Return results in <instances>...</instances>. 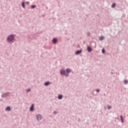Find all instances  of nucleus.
Returning a JSON list of instances; mask_svg holds the SVG:
<instances>
[{
  "instance_id": "obj_15",
  "label": "nucleus",
  "mask_w": 128,
  "mask_h": 128,
  "mask_svg": "<svg viewBox=\"0 0 128 128\" xmlns=\"http://www.w3.org/2000/svg\"><path fill=\"white\" fill-rule=\"evenodd\" d=\"M50 84V82H45V84H44L46 85V86H48V85Z\"/></svg>"
},
{
  "instance_id": "obj_3",
  "label": "nucleus",
  "mask_w": 128,
  "mask_h": 128,
  "mask_svg": "<svg viewBox=\"0 0 128 128\" xmlns=\"http://www.w3.org/2000/svg\"><path fill=\"white\" fill-rule=\"evenodd\" d=\"M42 116L40 114L36 116V118L38 120H40L42 119Z\"/></svg>"
},
{
  "instance_id": "obj_1",
  "label": "nucleus",
  "mask_w": 128,
  "mask_h": 128,
  "mask_svg": "<svg viewBox=\"0 0 128 128\" xmlns=\"http://www.w3.org/2000/svg\"><path fill=\"white\" fill-rule=\"evenodd\" d=\"M14 36L13 35H11L9 36V37L8 38V42H11L14 40Z\"/></svg>"
},
{
  "instance_id": "obj_10",
  "label": "nucleus",
  "mask_w": 128,
  "mask_h": 128,
  "mask_svg": "<svg viewBox=\"0 0 128 128\" xmlns=\"http://www.w3.org/2000/svg\"><path fill=\"white\" fill-rule=\"evenodd\" d=\"M57 40L56 38L53 39V43L55 44Z\"/></svg>"
},
{
  "instance_id": "obj_17",
  "label": "nucleus",
  "mask_w": 128,
  "mask_h": 128,
  "mask_svg": "<svg viewBox=\"0 0 128 128\" xmlns=\"http://www.w3.org/2000/svg\"><path fill=\"white\" fill-rule=\"evenodd\" d=\"M36 8V6H31V8Z\"/></svg>"
},
{
  "instance_id": "obj_2",
  "label": "nucleus",
  "mask_w": 128,
  "mask_h": 128,
  "mask_svg": "<svg viewBox=\"0 0 128 128\" xmlns=\"http://www.w3.org/2000/svg\"><path fill=\"white\" fill-rule=\"evenodd\" d=\"M60 73L61 74V75L68 76V74L64 70H61V72H60Z\"/></svg>"
},
{
  "instance_id": "obj_18",
  "label": "nucleus",
  "mask_w": 128,
  "mask_h": 128,
  "mask_svg": "<svg viewBox=\"0 0 128 128\" xmlns=\"http://www.w3.org/2000/svg\"><path fill=\"white\" fill-rule=\"evenodd\" d=\"M104 52H105L104 50V49H102V54H104Z\"/></svg>"
},
{
  "instance_id": "obj_8",
  "label": "nucleus",
  "mask_w": 128,
  "mask_h": 128,
  "mask_svg": "<svg viewBox=\"0 0 128 128\" xmlns=\"http://www.w3.org/2000/svg\"><path fill=\"white\" fill-rule=\"evenodd\" d=\"M66 72H68V73H70V72L71 70L70 69H67L66 70Z\"/></svg>"
},
{
  "instance_id": "obj_4",
  "label": "nucleus",
  "mask_w": 128,
  "mask_h": 128,
  "mask_svg": "<svg viewBox=\"0 0 128 128\" xmlns=\"http://www.w3.org/2000/svg\"><path fill=\"white\" fill-rule=\"evenodd\" d=\"M34 108V105L32 104V105H31V107L30 108V111L31 112L33 111Z\"/></svg>"
},
{
  "instance_id": "obj_19",
  "label": "nucleus",
  "mask_w": 128,
  "mask_h": 128,
  "mask_svg": "<svg viewBox=\"0 0 128 128\" xmlns=\"http://www.w3.org/2000/svg\"><path fill=\"white\" fill-rule=\"evenodd\" d=\"M108 109H110L111 108V106H108Z\"/></svg>"
},
{
  "instance_id": "obj_21",
  "label": "nucleus",
  "mask_w": 128,
  "mask_h": 128,
  "mask_svg": "<svg viewBox=\"0 0 128 128\" xmlns=\"http://www.w3.org/2000/svg\"><path fill=\"white\" fill-rule=\"evenodd\" d=\"M30 90L29 89V90H27V92H30Z\"/></svg>"
},
{
  "instance_id": "obj_11",
  "label": "nucleus",
  "mask_w": 128,
  "mask_h": 128,
  "mask_svg": "<svg viewBox=\"0 0 128 128\" xmlns=\"http://www.w3.org/2000/svg\"><path fill=\"white\" fill-rule=\"evenodd\" d=\"M6 110H8V111L10 110V108L8 107V108H6Z\"/></svg>"
},
{
  "instance_id": "obj_6",
  "label": "nucleus",
  "mask_w": 128,
  "mask_h": 128,
  "mask_svg": "<svg viewBox=\"0 0 128 128\" xmlns=\"http://www.w3.org/2000/svg\"><path fill=\"white\" fill-rule=\"evenodd\" d=\"M87 50L88 52H90L92 51V48L88 46L87 48Z\"/></svg>"
},
{
  "instance_id": "obj_7",
  "label": "nucleus",
  "mask_w": 128,
  "mask_h": 128,
  "mask_svg": "<svg viewBox=\"0 0 128 128\" xmlns=\"http://www.w3.org/2000/svg\"><path fill=\"white\" fill-rule=\"evenodd\" d=\"M62 98V95H59V96H58V98H59V100H60Z\"/></svg>"
},
{
  "instance_id": "obj_12",
  "label": "nucleus",
  "mask_w": 128,
  "mask_h": 128,
  "mask_svg": "<svg viewBox=\"0 0 128 128\" xmlns=\"http://www.w3.org/2000/svg\"><path fill=\"white\" fill-rule=\"evenodd\" d=\"M104 38L102 37V36H100V40H104Z\"/></svg>"
},
{
  "instance_id": "obj_22",
  "label": "nucleus",
  "mask_w": 128,
  "mask_h": 128,
  "mask_svg": "<svg viewBox=\"0 0 128 128\" xmlns=\"http://www.w3.org/2000/svg\"><path fill=\"white\" fill-rule=\"evenodd\" d=\"M27 4H29V2H27Z\"/></svg>"
},
{
  "instance_id": "obj_16",
  "label": "nucleus",
  "mask_w": 128,
  "mask_h": 128,
  "mask_svg": "<svg viewBox=\"0 0 128 128\" xmlns=\"http://www.w3.org/2000/svg\"><path fill=\"white\" fill-rule=\"evenodd\" d=\"M22 7H23V8H24V2H22Z\"/></svg>"
},
{
  "instance_id": "obj_5",
  "label": "nucleus",
  "mask_w": 128,
  "mask_h": 128,
  "mask_svg": "<svg viewBox=\"0 0 128 128\" xmlns=\"http://www.w3.org/2000/svg\"><path fill=\"white\" fill-rule=\"evenodd\" d=\"M82 52V50H78V51H76L75 54H80Z\"/></svg>"
},
{
  "instance_id": "obj_20",
  "label": "nucleus",
  "mask_w": 128,
  "mask_h": 128,
  "mask_svg": "<svg viewBox=\"0 0 128 128\" xmlns=\"http://www.w3.org/2000/svg\"><path fill=\"white\" fill-rule=\"evenodd\" d=\"M100 92V90H96V92Z\"/></svg>"
},
{
  "instance_id": "obj_14",
  "label": "nucleus",
  "mask_w": 128,
  "mask_h": 128,
  "mask_svg": "<svg viewBox=\"0 0 128 128\" xmlns=\"http://www.w3.org/2000/svg\"><path fill=\"white\" fill-rule=\"evenodd\" d=\"M128 81L127 80H124V84H128Z\"/></svg>"
},
{
  "instance_id": "obj_13",
  "label": "nucleus",
  "mask_w": 128,
  "mask_h": 128,
  "mask_svg": "<svg viewBox=\"0 0 128 128\" xmlns=\"http://www.w3.org/2000/svg\"><path fill=\"white\" fill-rule=\"evenodd\" d=\"M116 6V4H113L112 6V8H114Z\"/></svg>"
},
{
  "instance_id": "obj_9",
  "label": "nucleus",
  "mask_w": 128,
  "mask_h": 128,
  "mask_svg": "<svg viewBox=\"0 0 128 128\" xmlns=\"http://www.w3.org/2000/svg\"><path fill=\"white\" fill-rule=\"evenodd\" d=\"M120 120L122 121V122H124V120L122 116H120Z\"/></svg>"
}]
</instances>
